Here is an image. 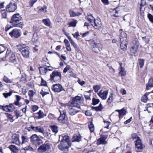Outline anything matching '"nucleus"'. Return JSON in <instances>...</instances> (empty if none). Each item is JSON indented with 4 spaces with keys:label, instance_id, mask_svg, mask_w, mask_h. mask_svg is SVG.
<instances>
[{
    "label": "nucleus",
    "instance_id": "f257e3e1",
    "mask_svg": "<svg viewBox=\"0 0 153 153\" xmlns=\"http://www.w3.org/2000/svg\"><path fill=\"white\" fill-rule=\"evenodd\" d=\"M60 144L59 145V148L63 151H67L68 149L71 146V143L70 138L68 136H62Z\"/></svg>",
    "mask_w": 153,
    "mask_h": 153
},
{
    "label": "nucleus",
    "instance_id": "3c124183",
    "mask_svg": "<svg viewBox=\"0 0 153 153\" xmlns=\"http://www.w3.org/2000/svg\"><path fill=\"white\" fill-rule=\"evenodd\" d=\"M7 116L9 119V120L11 122H13L14 121V120L13 119V117L11 114L7 113Z\"/></svg>",
    "mask_w": 153,
    "mask_h": 153
},
{
    "label": "nucleus",
    "instance_id": "e433bc0d",
    "mask_svg": "<svg viewBox=\"0 0 153 153\" xmlns=\"http://www.w3.org/2000/svg\"><path fill=\"white\" fill-rule=\"evenodd\" d=\"M88 126L91 132H92L94 131V127L92 122H91L88 124Z\"/></svg>",
    "mask_w": 153,
    "mask_h": 153
},
{
    "label": "nucleus",
    "instance_id": "9d476101",
    "mask_svg": "<svg viewBox=\"0 0 153 153\" xmlns=\"http://www.w3.org/2000/svg\"><path fill=\"white\" fill-rule=\"evenodd\" d=\"M50 149V146L48 143H45L40 146L37 149L39 153H43L48 152Z\"/></svg>",
    "mask_w": 153,
    "mask_h": 153
},
{
    "label": "nucleus",
    "instance_id": "aec40b11",
    "mask_svg": "<svg viewBox=\"0 0 153 153\" xmlns=\"http://www.w3.org/2000/svg\"><path fill=\"white\" fill-rule=\"evenodd\" d=\"M106 137L105 136H102L98 139L97 141V145L100 144L105 145L107 143L105 140Z\"/></svg>",
    "mask_w": 153,
    "mask_h": 153
},
{
    "label": "nucleus",
    "instance_id": "39448f33",
    "mask_svg": "<svg viewBox=\"0 0 153 153\" xmlns=\"http://www.w3.org/2000/svg\"><path fill=\"white\" fill-rule=\"evenodd\" d=\"M83 99V97L81 95H80V96H77L73 98L71 102H69L68 103L75 106L78 108H80V104Z\"/></svg>",
    "mask_w": 153,
    "mask_h": 153
},
{
    "label": "nucleus",
    "instance_id": "37998d69",
    "mask_svg": "<svg viewBox=\"0 0 153 153\" xmlns=\"http://www.w3.org/2000/svg\"><path fill=\"white\" fill-rule=\"evenodd\" d=\"M21 77L20 80L21 81H26V75L24 73H21Z\"/></svg>",
    "mask_w": 153,
    "mask_h": 153
},
{
    "label": "nucleus",
    "instance_id": "338daca9",
    "mask_svg": "<svg viewBox=\"0 0 153 153\" xmlns=\"http://www.w3.org/2000/svg\"><path fill=\"white\" fill-rule=\"evenodd\" d=\"M132 117H131L129 119L127 120L126 121L124 122V124H127L128 123H129L132 120Z\"/></svg>",
    "mask_w": 153,
    "mask_h": 153
},
{
    "label": "nucleus",
    "instance_id": "bf43d9fd",
    "mask_svg": "<svg viewBox=\"0 0 153 153\" xmlns=\"http://www.w3.org/2000/svg\"><path fill=\"white\" fill-rule=\"evenodd\" d=\"M37 1V0H30L29 2L30 6L32 7L33 6L34 4Z\"/></svg>",
    "mask_w": 153,
    "mask_h": 153
},
{
    "label": "nucleus",
    "instance_id": "f3484780",
    "mask_svg": "<svg viewBox=\"0 0 153 153\" xmlns=\"http://www.w3.org/2000/svg\"><path fill=\"white\" fill-rule=\"evenodd\" d=\"M52 89L55 92L58 93L64 90L62 86L59 84H56L53 85Z\"/></svg>",
    "mask_w": 153,
    "mask_h": 153
},
{
    "label": "nucleus",
    "instance_id": "e2e57ef3",
    "mask_svg": "<svg viewBox=\"0 0 153 153\" xmlns=\"http://www.w3.org/2000/svg\"><path fill=\"white\" fill-rule=\"evenodd\" d=\"M32 108L33 111L35 112L38 109L39 107L36 105H34L32 106Z\"/></svg>",
    "mask_w": 153,
    "mask_h": 153
},
{
    "label": "nucleus",
    "instance_id": "423d86ee",
    "mask_svg": "<svg viewBox=\"0 0 153 153\" xmlns=\"http://www.w3.org/2000/svg\"><path fill=\"white\" fill-rule=\"evenodd\" d=\"M50 79L51 81L57 82L61 79V74L59 71H55L50 75Z\"/></svg>",
    "mask_w": 153,
    "mask_h": 153
},
{
    "label": "nucleus",
    "instance_id": "c03bdc74",
    "mask_svg": "<svg viewBox=\"0 0 153 153\" xmlns=\"http://www.w3.org/2000/svg\"><path fill=\"white\" fill-rule=\"evenodd\" d=\"M69 13L71 16L74 17L76 16H78L80 14L79 13H75L74 11L72 10L69 11Z\"/></svg>",
    "mask_w": 153,
    "mask_h": 153
},
{
    "label": "nucleus",
    "instance_id": "ea45409f",
    "mask_svg": "<svg viewBox=\"0 0 153 153\" xmlns=\"http://www.w3.org/2000/svg\"><path fill=\"white\" fill-rule=\"evenodd\" d=\"M1 14L2 18H6L7 16V13L5 10H1Z\"/></svg>",
    "mask_w": 153,
    "mask_h": 153
},
{
    "label": "nucleus",
    "instance_id": "5701e85b",
    "mask_svg": "<svg viewBox=\"0 0 153 153\" xmlns=\"http://www.w3.org/2000/svg\"><path fill=\"white\" fill-rule=\"evenodd\" d=\"M153 87V78H151L149 79L148 83L146 84V89L148 90L149 87L152 88Z\"/></svg>",
    "mask_w": 153,
    "mask_h": 153
},
{
    "label": "nucleus",
    "instance_id": "9b49d317",
    "mask_svg": "<svg viewBox=\"0 0 153 153\" xmlns=\"http://www.w3.org/2000/svg\"><path fill=\"white\" fill-rule=\"evenodd\" d=\"M137 39H135L132 42V43L134 44L131 45L130 48V51L131 54L132 55L135 54L137 52L138 48V46L137 45Z\"/></svg>",
    "mask_w": 153,
    "mask_h": 153
},
{
    "label": "nucleus",
    "instance_id": "4d7b16f0",
    "mask_svg": "<svg viewBox=\"0 0 153 153\" xmlns=\"http://www.w3.org/2000/svg\"><path fill=\"white\" fill-rule=\"evenodd\" d=\"M103 108V107L101 104L100 103L99 105L95 108V110L97 111H100Z\"/></svg>",
    "mask_w": 153,
    "mask_h": 153
},
{
    "label": "nucleus",
    "instance_id": "774afa93",
    "mask_svg": "<svg viewBox=\"0 0 153 153\" xmlns=\"http://www.w3.org/2000/svg\"><path fill=\"white\" fill-rule=\"evenodd\" d=\"M5 48L2 46L0 45V54L5 51Z\"/></svg>",
    "mask_w": 153,
    "mask_h": 153
},
{
    "label": "nucleus",
    "instance_id": "a19ab883",
    "mask_svg": "<svg viewBox=\"0 0 153 153\" xmlns=\"http://www.w3.org/2000/svg\"><path fill=\"white\" fill-rule=\"evenodd\" d=\"M35 93L32 90H30L28 91V95L30 97V100L33 99V97Z\"/></svg>",
    "mask_w": 153,
    "mask_h": 153
},
{
    "label": "nucleus",
    "instance_id": "79ce46f5",
    "mask_svg": "<svg viewBox=\"0 0 153 153\" xmlns=\"http://www.w3.org/2000/svg\"><path fill=\"white\" fill-rule=\"evenodd\" d=\"M24 24L23 22H21L19 23H17L14 24L13 25L15 27H18L20 28H22Z\"/></svg>",
    "mask_w": 153,
    "mask_h": 153
},
{
    "label": "nucleus",
    "instance_id": "09e8293b",
    "mask_svg": "<svg viewBox=\"0 0 153 153\" xmlns=\"http://www.w3.org/2000/svg\"><path fill=\"white\" fill-rule=\"evenodd\" d=\"M144 60L143 59H140L139 60V64L140 68H142L144 65Z\"/></svg>",
    "mask_w": 153,
    "mask_h": 153
},
{
    "label": "nucleus",
    "instance_id": "69168bd1",
    "mask_svg": "<svg viewBox=\"0 0 153 153\" xmlns=\"http://www.w3.org/2000/svg\"><path fill=\"white\" fill-rule=\"evenodd\" d=\"M15 113L16 119H18L19 117L21 116L20 112L19 111H16Z\"/></svg>",
    "mask_w": 153,
    "mask_h": 153
},
{
    "label": "nucleus",
    "instance_id": "1a4fd4ad",
    "mask_svg": "<svg viewBox=\"0 0 153 153\" xmlns=\"http://www.w3.org/2000/svg\"><path fill=\"white\" fill-rule=\"evenodd\" d=\"M17 8L16 4L14 1L10 2L9 4L6 7V11L9 12H14L16 10Z\"/></svg>",
    "mask_w": 153,
    "mask_h": 153
},
{
    "label": "nucleus",
    "instance_id": "393cba45",
    "mask_svg": "<svg viewBox=\"0 0 153 153\" xmlns=\"http://www.w3.org/2000/svg\"><path fill=\"white\" fill-rule=\"evenodd\" d=\"M81 140V136L79 135H76L74 136L71 139V141L72 142H79Z\"/></svg>",
    "mask_w": 153,
    "mask_h": 153
},
{
    "label": "nucleus",
    "instance_id": "4c0bfd02",
    "mask_svg": "<svg viewBox=\"0 0 153 153\" xmlns=\"http://www.w3.org/2000/svg\"><path fill=\"white\" fill-rule=\"evenodd\" d=\"M51 128L52 131L55 133H57L58 132V127L55 126H50Z\"/></svg>",
    "mask_w": 153,
    "mask_h": 153
},
{
    "label": "nucleus",
    "instance_id": "a878e982",
    "mask_svg": "<svg viewBox=\"0 0 153 153\" xmlns=\"http://www.w3.org/2000/svg\"><path fill=\"white\" fill-rule=\"evenodd\" d=\"M17 60V56L14 53H12L10 58V61L14 63L16 62Z\"/></svg>",
    "mask_w": 153,
    "mask_h": 153
},
{
    "label": "nucleus",
    "instance_id": "c85d7f7f",
    "mask_svg": "<svg viewBox=\"0 0 153 153\" xmlns=\"http://www.w3.org/2000/svg\"><path fill=\"white\" fill-rule=\"evenodd\" d=\"M9 148L10 150L13 152L17 153L18 152V149L16 146L14 145H10L9 146Z\"/></svg>",
    "mask_w": 153,
    "mask_h": 153
},
{
    "label": "nucleus",
    "instance_id": "dca6fc26",
    "mask_svg": "<svg viewBox=\"0 0 153 153\" xmlns=\"http://www.w3.org/2000/svg\"><path fill=\"white\" fill-rule=\"evenodd\" d=\"M11 142L17 145H20L21 142L19 140V135L16 134H13L12 137Z\"/></svg>",
    "mask_w": 153,
    "mask_h": 153
},
{
    "label": "nucleus",
    "instance_id": "0eeeda50",
    "mask_svg": "<svg viewBox=\"0 0 153 153\" xmlns=\"http://www.w3.org/2000/svg\"><path fill=\"white\" fill-rule=\"evenodd\" d=\"M65 107H67L68 109V112L71 115H74L78 113L79 111L77 109H79L77 107L68 103L65 105Z\"/></svg>",
    "mask_w": 153,
    "mask_h": 153
},
{
    "label": "nucleus",
    "instance_id": "4468645a",
    "mask_svg": "<svg viewBox=\"0 0 153 153\" xmlns=\"http://www.w3.org/2000/svg\"><path fill=\"white\" fill-rule=\"evenodd\" d=\"M9 35L11 37L18 38L21 36L20 31L17 29H13L9 33Z\"/></svg>",
    "mask_w": 153,
    "mask_h": 153
},
{
    "label": "nucleus",
    "instance_id": "a18cd8bd",
    "mask_svg": "<svg viewBox=\"0 0 153 153\" xmlns=\"http://www.w3.org/2000/svg\"><path fill=\"white\" fill-rule=\"evenodd\" d=\"M9 112H12L15 109V106L13 104H10L9 105Z\"/></svg>",
    "mask_w": 153,
    "mask_h": 153
},
{
    "label": "nucleus",
    "instance_id": "c9c22d12",
    "mask_svg": "<svg viewBox=\"0 0 153 153\" xmlns=\"http://www.w3.org/2000/svg\"><path fill=\"white\" fill-rule=\"evenodd\" d=\"M42 22L44 23L45 25L49 27L51 25V21L48 19H43Z\"/></svg>",
    "mask_w": 153,
    "mask_h": 153
},
{
    "label": "nucleus",
    "instance_id": "603ef678",
    "mask_svg": "<svg viewBox=\"0 0 153 153\" xmlns=\"http://www.w3.org/2000/svg\"><path fill=\"white\" fill-rule=\"evenodd\" d=\"M104 125L105 126L104 127V128H107V129H108V127H109V125H110L111 123L109 122L105 121H104Z\"/></svg>",
    "mask_w": 153,
    "mask_h": 153
},
{
    "label": "nucleus",
    "instance_id": "cd10ccee",
    "mask_svg": "<svg viewBox=\"0 0 153 153\" xmlns=\"http://www.w3.org/2000/svg\"><path fill=\"white\" fill-rule=\"evenodd\" d=\"M47 7L46 5H44L43 7H38L37 8V9L38 10V12L42 11L45 13L47 12Z\"/></svg>",
    "mask_w": 153,
    "mask_h": 153
},
{
    "label": "nucleus",
    "instance_id": "c756f323",
    "mask_svg": "<svg viewBox=\"0 0 153 153\" xmlns=\"http://www.w3.org/2000/svg\"><path fill=\"white\" fill-rule=\"evenodd\" d=\"M21 139L22 140V144L27 143L29 141V138L26 136L22 135Z\"/></svg>",
    "mask_w": 153,
    "mask_h": 153
},
{
    "label": "nucleus",
    "instance_id": "72a5a7b5",
    "mask_svg": "<svg viewBox=\"0 0 153 153\" xmlns=\"http://www.w3.org/2000/svg\"><path fill=\"white\" fill-rule=\"evenodd\" d=\"M38 114L37 118L38 119L43 118L44 117L46 116V115L44 114L43 111L41 110H39V111L36 113Z\"/></svg>",
    "mask_w": 153,
    "mask_h": 153
},
{
    "label": "nucleus",
    "instance_id": "f704fd0d",
    "mask_svg": "<svg viewBox=\"0 0 153 153\" xmlns=\"http://www.w3.org/2000/svg\"><path fill=\"white\" fill-rule=\"evenodd\" d=\"M126 114V110L124 108H122L121 110L120 111L119 115V118H122L124 115Z\"/></svg>",
    "mask_w": 153,
    "mask_h": 153
},
{
    "label": "nucleus",
    "instance_id": "ddd939ff",
    "mask_svg": "<svg viewBox=\"0 0 153 153\" xmlns=\"http://www.w3.org/2000/svg\"><path fill=\"white\" fill-rule=\"evenodd\" d=\"M60 113V115L58 118V120L60 123H64L65 122V117L66 115V111L62 108H60L59 110Z\"/></svg>",
    "mask_w": 153,
    "mask_h": 153
},
{
    "label": "nucleus",
    "instance_id": "864d4df0",
    "mask_svg": "<svg viewBox=\"0 0 153 153\" xmlns=\"http://www.w3.org/2000/svg\"><path fill=\"white\" fill-rule=\"evenodd\" d=\"M24 149L25 150L29 151L30 152L33 151V148L30 146H27L25 147Z\"/></svg>",
    "mask_w": 153,
    "mask_h": 153
},
{
    "label": "nucleus",
    "instance_id": "7ed1b4c3",
    "mask_svg": "<svg viewBox=\"0 0 153 153\" xmlns=\"http://www.w3.org/2000/svg\"><path fill=\"white\" fill-rule=\"evenodd\" d=\"M87 19L88 21L91 23L95 29H98L101 27L102 23L99 18H97L95 19L92 15L90 14L87 16Z\"/></svg>",
    "mask_w": 153,
    "mask_h": 153
},
{
    "label": "nucleus",
    "instance_id": "4be33fe9",
    "mask_svg": "<svg viewBox=\"0 0 153 153\" xmlns=\"http://www.w3.org/2000/svg\"><path fill=\"white\" fill-rule=\"evenodd\" d=\"M122 63H120V67L119 68V74L122 76H124L126 75V71L125 70V68L122 66Z\"/></svg>",
    "mask_w": 153,
    "mask_h": 153
},
{
    "label": "nucleus",
    "instance_id": "680f3d73",
    "mask_svg": "<svg viewBox=\"0 0 153 153\" xmlns=\"http://www.w3.org/2000/svg\"><path fill=\"white\" fill-rule=\"evenodd\" d=\"M2 110L4 111L9 112V106L8 105L3 106Z\"/></svg>",
    "mask_w": 153,
    "mask_h": 153
},
{
    "label": "nucleus",
    "instance_id": "6e6552de",
    "mask_svg": "<svg viewBox=\"0 0 153 153\" xmlns=\"http://www.w3.org/2000/svg\"><path fill=\"white\" fill-rule=\"evenodd\" d=\"M30 138L32 143L36 146H39L43 143L42 140L36 134L32 135Z\"/></svg>",
    "mask_w": 153,
    "mask_h": 153
},
{
    "label": "nucleus",
    "instance_id": "6ab92c4d",
    "mask_svg": "<svg viewBox=\"0 0 153 153\" xmlns=\"http://www.w3.org/2000/svg\"><path fill=\"white\" fill-rule=\"evenodd\" d=\"M108 93V91L106 90L103 92L102 90L97 93L98 95L102 100H105L106 99Z\"/></svg>",
    "mask_w": 153,
    "mask_h": 153
},
{
    "label": "nucleus",
    "instance_id": "de8ad7c7",
    "mask_svg": "<svg viewBox=\"0 0 153 153\" xmlns=\"http://www.w3.org/2000/svg\"><path fill=\"white\" fill-rule=\"evenodd\" d=\"M13 92L11 91H10L8 93H4L3 94L4 96L5 97V98H7L8 97H9L10 96H11Z\"/></svg>",
    "mask_w": 153,
    "mask_h": 153
},
{
    "label": "nucleus",
    "instance_id": "f03ea898",
    "mask_svg": "<svg viewBox=\"0 0 153 153\" xmlns=\"http://www.w3.org/2000/svg\"><path fill=\"white\" fill-rule=\"evenodd\" d=\"M16 47L24 58H27L29 57L30 48L28 46L24 44H21L17 45Z\"/></svg>",
    "mask_w": 153,
    "mask_h": 153
},
{
    "label": "nucleus",
    "instance_id": "20e7f679",
    "mask_svg": "<svg viewBox=\"0 0 153 153\" xmlns=\"http://www.w3.org/2000/svg\"><path fill=\"white\" fill-rule=\"evenodd\" d=\"M120 48L123 51H125L127 49L128 40L126 34L124 32L121 33L120 37Z\"/></svg>",
    "mask_w": 153,
    "mask_h": 153
},
{
    "label": "nucleus",
    "instance_id": "7c9ffc66",
    "mask_svg": "<svg viewBox=\"0 0 153 153\" xmlns=\"http://www.w3.org/2000/svg\"><path fill=\"white\" fill-rule=\"evenodd\" d=\"M131 138L134 140H137L140 139V137L138 136L137 134L134 133L131 135Z\"/></svg>",
    "mask_w": 153,
    "mask_h": 153
},
{
    "label": "nucleus",
    "instance_id": "58836bf2",
    "mask_svg": "<svg viewBox=\"0 0 153 153\" xmlns=\"http://www.w3.org/2000/svg\"><path fill=\"white\" fill-rule=\"evenodd\" d=\"M149 95V94L146 93L142 97L141 101L142 102L146 103L147 102L148 98L147 96Z\"/></svg>",
    "mask_w": 153,
    "mask_h": 153
},
{
    "label": "nucleus",
    "instance_id": "052dcab7",
    "mask_svg": "<svg viewBox=\"0 0 153 153\" xmlns=\"http://www.w3.org/2000/svg\"><path fill=\"white\" fill-rule=\"evenodd\" d=\"M70 66L69 65H67L66 67L65 68L63 72L64 73L67 72L70 68Z\"/></svg>",
    "mask_w": 153,
    "mask_h": 153
},
{
    "label": "nucleus",
    "instance_id": "2f4dec72",
    "mask_svg": "<svg viewBox=\"0 0 153 153\" xmlns=\"http://www.w3.org/2000/svg\"><path fill=\"white\" fill-rule=\"evenodd\" d=\"M3 81L6 83H11L13 82V79H10L6 76L4 75L3 78Z\"/></svg>",
    "mask_w": 153,
    "mask_h": 153
},
{
    "label": "nucleus",
    "instance_id": "13d9d810",
    "mask_svg": "<svg viewBox=\"0 0 153 153\" xmlns=\"http://www.w3.org/2000/svg\"><path fill=\"white\" fill-rule=\"evenodd\" d=\"M40 93L42 95L43 97L45 95L49 94L48 92L44 91L43 89L41 90V91L40 92Z\"/></svg>",
    "mask_w": 153,
    "mask_h": 153
},
{
    "label": "nucleus",
    "instance_id": "5fc2aeb1",
    "mask_svg": "<svg viewBox=\"0 0 153 153\" xmlns=\"http://www.w3.org/2000/svg\"><path fill=\"white\" fill-rule=\"evenodd\" d=\"M147 16L150 21L153 23V16L150 13H148Z\"/></svg>",
    "mask_w": 153,
    "mask_h": 153
},
{
    "label": "nucleus",
    "instance_id": "a211bd4d",
    "mask_svg": "<svg viewBox=\"0 0 153 153\" xmlns=\"http://www.w3.org/2000/svg\"><path fill=\"white\" fill-rule=\"evenodd\" d=\"M135 148L137 150H141L144 148L140 139L134 141Z\"/></svg>",
    "mask_w": 153,
    "mask_h": 153
},
{
    "label": "nucleus",
    "instance_id": "6e6d98bb",
    "mask_svg": "<svg viewBox=\"0 0 153 153\" xmlns=\"http://www.w3.org/2000/svg\"><path fill=\"white\" fill-rule=\"evenodd\" d=\"M72 35L74 38H76L77 39H79V38L80 35L78 32H76L75 33L72 34Z\"/></svg>",
    "mask_w": 153,
    "mask_h": 153
},
{
    "label": "nucleus",
    "instance_id": "f8f14e48",
    "mask_svg": "<svg viewBox=\"0 0 153 153\" xmlns=\"http://www.w3.org/2000/svg\"><path fill=\"white\" fill-rule=\"evenodd\" d=\"M22 18L20 15L19 14L16 13L13 15L12 16L10 23L13 25L15 23H18L21 20Z\"/></svg>",
    "mask_w": 153,
    "mask_h": 153
},
{
    "label": "nucleus",
    "instance_id": "8fccbe9b",
    "mask_svg": "<svg viewBox=\"0 0 153 153\" xmlns=\"http://www.w3.org/2000/svg\"><path fill=\"white\" fill-rule=\"evenodd\" d=\"M93 88L94 91L95 92H97L100 89V87L97 85H95L93 86Z\"/></svg>",
    "mask_w": 153,
    "mask_h": 153
},
{
    "label": "nucleus",
    "instance_id": "412c9836",
    "mask_svg": "<svg viewBox=\"0 0 153 153\" xmlns=\"http://www.w3.org/2000/svg\"><path fill=\"white\" fill-rule=\"evenodd\" d=\"M31 128L32 129L36 132H39L43 134L44 132V129L43 127L38 126L34 127L31 126Z\"/></svg>",
    "mask_w": 153,
    "mask_h": 153
},
{
    "label": "nucleus",
    "instance_id": "473e14b6",
    "mask_svg": "<svg viewBox=\"0 0 153 153\" xmlns=\"http://www.w3.org/2000/svg\"><path fill=\"white\" fill-rule=\"evenodd\" d=\"M113 97V94L112 92L110 93V95L107 99V102L109 103H111L114 100Z\"/></svg>",
    "mask_w": 153,
    "mask_h": 153
},
{
    "label": "nucleus",
    "instance_id": "b1692460",
    "mask_svg": "<svg viewBox=\"0 0 153 153\" xmlns=\"http://www.w3.org/2000/svg\"><path fill=\"white\" fill-rule=\"evenodd\" d=\"M40 73L42 75H45L46 74L47 71L46 66L40 67L39 68Z\"/></svg>",
    "mask_w": 153,
    "mask_h": 153
},
{
    "label": "nucleus",
    "instance_id": "49530a36",
    "mask_svg": "<svg viewBox=\"0 0 153 153\" xmlns=\"http://www.w3.org/2000/svg\"><path fill=\"white\" fill-rule=\"evenodd\" d=\"M100 102V100L98 99H96L94 98L92 99V104L93 105H95L98 104Z\"/></svg>",
    "mask_w": 153,
    "mask_h": 153
},
{
    "label": "nucleus",
    "instance_id": "2eb2a0df",
    "mask_svg": "<svg viewBox=\"0 0 153 153\" xmlns=\"http://www.w3.org/2000/svg\"><path fill=\"white\" fill-rule=\"evenodd\" d=\"M90 45L92 48L95 47L98 48L99 50H102V46L101 44L97 43L96 41L94 40H91L90 41Z\"/></svg>",
    "mask_w": 153,
    "mask_h": 153
},
{
    "label": "nucleus",
    "instance_id": "0e129e2a",
    "mask_svg": "<svg viewBox=\"0 0 153 153\" xmlns=\"http://www.w3.org/2000/svg\"><path fill=\"white\" fill-rule=\"evenodd\" d=\"M77 82L81 86H82L85 83V82L82 80H81L80 79H79L77 81Z\"/></svg>",
    "mask_w": 153,
    "mask_h": 153
},
{
    "label": "nucleus",
    "instance_id": "bb28decb",
    "mask_svg": "<svg viewBox=\"0 0 153 153\" xmlns=\"http://www.w3.org/2000/svg\"><path fill=\"white\" fill-rule=\"evenodd\" d=\"M77 23V21L76 20L73 19L71 22L68 23L69 26L68 27H75L76 26V24Z\"/></svg>",
    "mask_w": 153,
    "mask_h": 153
}]
</instances>
